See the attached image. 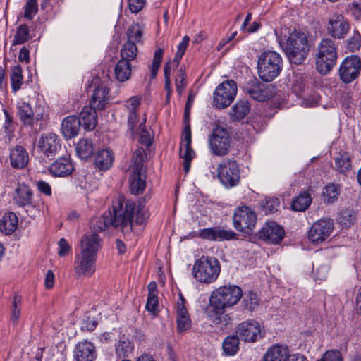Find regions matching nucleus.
<instances>
[{"label":"nucleus","instance_id":"7","mask_svg":"<svg viewBox=\"0 0 361 361\" xmlns=\"http://www.w3.org/2000/svg\"><path fill=\"white\" fill-rule=\"evenodd\" d=\"M237 84L234 80H228L219 84L213 94V103L218 109L228 106L235 98Z\"/></svg>","mask_w":361,"mask_h":361},{"label":"nucleus","instance_id":"29","mask_svg":"<svg viewBox=\"0 0 361 361\" xmlns=\"http://www.w3.org/2000/svg\"><path fill=\"white\" fill-rule=\"evenodd\" d=\"M289 350L287 346L276 344L268 348L264 356V361H288Z\"/></svg>","mask_w":361,"mask_h":361},{"label":"nucleus","instance_id":"54","mask_svg":"<svg viewBox=\"0 0 361 361\" xmlns=\"http://www.w3.org/2000/svg\"><path fill=\"white\" fill-rule=\"evenodd\" d=\"M135 222L137 224H142L146 222V220L149 217V214L145 208V206L142 204H139L137 206L135 204Z\"/></svg>","mask_w":361,"mask_h":361},{"label":"nucleus","instance_id":"21","mask_svg":"<svg viewBox=\"0 0 361 361\" xmlns=\"http://www.w3.org/2000/svg\"><path fill=\"white\" fill-rule=\"evenodd\" d=\"M279 44L286 43V45H307V34L300 30H291L289 27H284L280 37H278Z\"/></svg>","mask_w":361,"mask_h":361},{"label":"nucleus","instance_id":"59","mask_svg":"<svg viewBox=\"0 0 361 361\" xmlns=\"http://www.w3.org/2000/svg\"><path fill=\"white\" fill-rule=\"evenodd\" d=\"M185 51L186 47H178L177 51L173 61H169L167 63H165L169 65L170 71L176 68L179 66L180 61L183 56L185 54Z\"/></svg>","mask_w":361,"mask_h":361},{"label":"nucleus","instance_id":"22","mask_svg":"<svg viewBox=\"0 0 361 361\" xmlns=\"http://www.w3.org/2000/svg\"><path fill=\"white\" fill-rule=\"evenodd\" d=\"M283 228L275 222L267 223L259 231V238L273 244L279 243L283 238Z\"/></svg>","mask_w":361,"mask_h":361},{"label":"nucleus","instance_id":"6","mask_svg":"<svg viewBox=\"0 0 361 361\" xmlns=\"http://www.w3.org/2000/svg\"><path fill=\"white\" fill-rule=\"evenodd\" d=\"M257 219V214L252 208L239 207L233 213V226L237 231L249 234L255 229Z\"/></svg>","mask_w":361,"mask_h":361},{"label":"nucleus","instance_id":"19","mask_svg":"<svg viewBox=\"0 0 361 361\" xmlns=\"http://www.w3.org/2000/svg\"><path fill=\"white\" fill-rule=\"evenodd\" d=\"M195 236L204 240L210 241L230 240L235 238V233L232 231L224 230V228L214 226L200 229Z\"/></svg>","mask_w":361,"mask_h":361},{"label":"nucleus","instance_id":"28","mask_svg":"<svg viewBox=\"0 0 361 361\" xmlns=\"http://www.w3.org/2000/svg\"><path fill=\"white\" fill-rule=\"evenodd\" d=\"M140 104V99L136 96L130 97L125 103L124 106L128 111V126L131 131H133L137 125V111L139 109Z\"/></svg>","mask_w":361,"mask_h":361},{"label":"nucleus","instance_id":"17","mask_svg":"<svg viewBox=\"0 0 361 361\" xmlns=\"http://www.w3.org/2000/svg\"><path fill=\"white\" fill-rule=\"evenodd\" d=\"M38 145L41 152L47 157L55 156L61 147L59 137L54 133L42 134Z\"/></svg>","mask_w":361,"mask_h":361},{"label":"nucleus","instance_id":"33","mask_svg":"<svg viewBox=\"0 0 361 361\" xmlns=\"http://www.w3.org/2000/svg\"><path fill=\"white\" fill-rule=\"evenodd\" d=\"M130 191L133 195L142 193L146 188V175L145 171H132L129 179Z\"/></svg>","mask_w":361,"mask_h":361},{"label":"nucleus","instance_id":"38","mask_svg":"<svg viewBox=\"0 0 361 361\" xmlns=\"http://www.w3.org/2000/svg\"><path fill=\"white\" fill-rule=\"evenodd\" d=\"M250 111V105L247 101H238L231 109L230 112L231 118L233 121H240L249 114Z\"/></svg>","mask_w":361,"mask_h":361},{"label":"nucleus","instance_id":"27","mask_svg":"<svg viewBox=\"0 0 361 361\" xmlns=\"http://www.w3.org/2000/svg\"><path fill=\"white\" fill-rule=\"evenodd\" d=\"M80 129V121L76 116L66 117L61 123V133L66 139H71L78 135Z\"/></svg>","mask_w":361,"mask_h":361},{"label":"nucleus","instance_id":"23","mask_svg":"<svg viewBox=\"0 0 361 361\" xmlns=\"http://www.w3.org/2000/svg\"><path fill=\"white\" fill-rule=\"evenodd\" d=\"M97 354L93 343L87 340L79 342L74 349L75 361H94Z\"/></svg>","mask_w":361,"mask_h":361},{"label":"nucleus","instance_id":"25","mask_svg":"<svg viewBox=\"0 0 361 361\" xmlns=\"http://www.w3.org/2000/svg\"><path fill=\"white\" fill-rule=\"evenodd\" d=\"M348 29V23L342 15L335 14L329 20L328 30L335 38H343Z\"/></svg>","mask_w":361,"mask_h":361},{"label":"nucleus","instance_id":"46","mask_svg":"<svg viewBox=\"0 0 361 361\" xmlns=\"http://www.w3.org/2000/svg\"><path fill=\"white\" fill-rule=\"evenodd\" d=\"M23 71L20 66H16L13 68L10 76L11 89L14 92H16L21 87L23 84Z\"/></svg>","mask_w":361,"mask_h":361},{"label":"nucleus","instance_id":"1","mask_svg":"<svg viewBox=\"0 0 361 361\" xmlns=\"http://www.w3.org/2000/svg\"><path fill=\"white\" fill-rule=\"evenodd\" d=\"M243 297L242 289L236 285L222 286L213 290L205 309L207 319L221 328L230 324L231 318L226 310L235 306Z\"/></svg>","mask_w":361,"mask_h":361},{"label":"nucleus","instance_id":"63","mask_svg":"<svg viewBox=\"0 0 361 361\" xmlns=\"http://www.w3.org/2000/svg\"><path fill=\"white\" fill-rule=\"evenodd\" d=\"M317 361H343L342 355L340 351L328 350L322 356V357Z\"/></svg>","mask_w":361,"mask_h":361},{"label":"nucleus","instance_id":"51","mask_svg":"<svg viewBox=\"0 0 361 361\" xmlns=\"http://www.w3.org/2000/svg\"><path fill=\"white\" fill-rule=\"evenodd\" d=\"M37 12V0H27L24 6V18L28 20H32Z\"/></svg>","mask_w":361,"mask_h":361},{"label":"nucleus","instance_id":"45","mask_svg":"<svg viewBox=\"0 0 361 361\" xmlns=\"http://www.w3.org/2000/svg\"><path fill=\"white\" fill-rule=\"evenodd\" d=\"M340 193V188L338 185L334 183L326 185L322 191L324 202L326 204H331L337 199Z\"/></svg>","mask_w":361,"mask_h":361},{"label":"nucleus","instance_id":"58","mask_svg":"<svg viewBox=\"0 0 361 361\" xmlns=\"http://www.w3.org/2000/svg\"><path fill=\"white\" fill-rule=\"evenodd\" d=\"M355 216L353 212L351 210H343L340 213L339 221L342 225L346 227H348L353 224L355 221Z\"/></svg>","mask_w":361,"mask_h":361},{"label":"nucleus","instance_id":"30","mask_svg":"<svg viewBox=\"0 0 361 361\" xmlns=\"http://www.w3.org/2000/svg\"><path fill=\"white\" fill-rule=\"evenodd\" d=\"M145 25L133 23L127 30V40L128 45H137L145 43Z\"/></svg>","mask_w":361,"mask_h":361},{"label":"nucleus","instance_id":"15","mask_svg":"<svg viewBox=\"0 0 361 361\" xmlns=\"http://www.w3.org/2000/svg\"><path fill=\"white\" fill-rule=\"evenodd\" d=\"M192 135L189 125H186L182 135V141L180 145L179 155L183 159V169L187 173L190 169V162L194 158L195 152L191 147Z\"/></svg>","mask_w":361,"mask_h":361},{"label":"nucleus","instance_id":"4","mask_svg":"<svg viewBox=\"0 0 361 361\" xmlns=\"http://www.w3.org/2000/svg\"><path fill=\"white\" fill-rule=\"evenodd\" d=\"M220 271L221 267L216 258L203 256L195 262L192 276L200 283H211L217 279Z\"/></svg>","mask_w":361,"mask_h":361},{"label":"nucleus","instance_id":"49","mask_svg":"<svg viewBox=\"0 0 361 361\" xmlns=\"http://www.w3.org/2000/svg\"><path fill=\"white\" fill-rule=\"evenodd\" d=\"M280 201L276 197H267L262 202V209L265 214H272L278 211Z\"/></svg>","mask_w":361,"mask_h":361},{"label":"nucleus","instance_id":"41","mask_svg":"<svg viewBox=\"0 0 361 361\" xmlns=\"http://www.w3.org/2000/svg\"><path fill=\"white\" fill-rule=\"evenodd\" d=\"M312 198L307 192H302L295 197L291 203V208L296 212H304L310 205Z\"/></svg>","mask_w":361,"mask_h":361},{"label":"nucleus","instance_id":"34","mask_svg":"<svg viewBox=\"0 0 361 361\" xmlns=\"http://www.w3.org/2000/svg\"><path fill=\"white\" fill-rule=\"evenodd\" d=\"M18 219L14 212L6 213L0 220V231L6 235H11L16 231Z\"/></svg>","mask_w":361,"mask_h":361},{"label":"nucleus","instance_id":"5","mask_svg":"<svg viewBox=\"0 0 361 361\" xmlns=\"http://www.w3.org/2000/svg\"><path fill=\"white\" fill-rule=\"evenodd\" d=\"M218 177L226 188H232L239 183L240 167L235 159H224L218 165Z\"/></svg>","mask_w":361,"mask_h":361},{"label":"nucleus","instance_id":"42","mask_svg":"<svg viewBox=\"0 0 361 361\" xmlns=\"http://www.w3.org/2000/svg\"><path fill=\"white\" fill-rule=\"evenodd\" d=\"M108 211L105 212L102 216L99 217L94 221L92 222V233H97L98 232L104 231L111 226V219Z\"/></svg>","mask_w":361,"mask_h":361},{"label":"nucleus","instance_id":"39","mask_svg":"<svg viewBox=\"0 0 361 361\" xmlns=\"http://www.w3.org/2000/svg\"><path fill=\"white\" fill-rule=\"evenodd\" d=\"M116 79L120 82H125L131 76V64L123 60H119L114 68Z\"/></svg>","mask_w":361,"mask_h":361},{"label":"nucleus","instance_id":"37","mask_svg":"<svg viewBox=\"0 0 361 361\" xmlns=\"http://www.w3.org/2000/svg\"><path fill=\"white\" fill-rule=\"evenodd\" d=\"M115 348L116 354L118 357L127 358L133 354L134 344L128 338L122 336L116 344Z\"/></svg>","mask_w":361,"mask_h":361},{"label":"nucleus","instance_id":"35","mask_svg":"<svg viewBox=\"0 0 361 361\" xmlns=\"http://www.w3.org/2000/svg\"><path fill=\"white\" fill-rule=\"evenodd\" d=\"M309 47H285L284 51L290 63L295 64L302 63L306 59Z\"/></svg>","mask_w":361,"mask_h":361},{"label":"nucleus","instance_id":"43","mask_svg":"<svg viewBox=\"0 0 361 361\" xmlns=\"http://www.w3.org/2000/svg\"><path fill=\"white\" fill-rule=\"evenodd\" d=\"M76 152L81 159L90 157L93 152L94 147L92 140L88 139H80L76 145Z\"/></svg>","mask_w":361,"mask_h":361},{"label":"nucleus","instance_id":"56","mask_svg":"<svg viewBox=\"0 0 361 361\" xmlns=\"http://www.w3.org/2000/svg\"><path fill=\"white\" fill-rule=\"evenodd\" d=\"M186 75L185 73V68H183V66H181L177 73V76L176 78V90L179 94H182L183 91L186 87Z\"/></svg>","mask_w":361,"mask_h":361},{"label":"nucleus","instance_id":"44","mask_svg":"<svg viewBox=\"0 0 361 361\" xmlns=\"http://www.w3.org/2000/svg\"><path fill=\"white\" fill-rule=\"evenodd\" d=\"M334 161L335 169L340 173H345L351 168V161L348 153L339 154L334 158Z\"/></svg>","mask_w":361,"mask_h":361},{"label":"nucleus","instance_id":"13","mask_svg":"<svg viewBox=\"0 0 361 361\" xmlns=\"http://www.w3.org/2000/svg\"><path fill=\"white\" fill-rule=\"evenodd\" d=\"M236 334L244 342L255 343L263 337V329L259 322L248 319L237 326Z\"/></svg>","mask_w":361,"mask_h":361},{"label":"nucleus","instance_id":"9","mask_svg":"<svg viewBox=\"0 0 361 361\" xmlns=\"http://www.w3.org/2000/svg\"><path fill=\"white\" fill-rule=\"evenodd\" d=\"M209 145L214 155H226L231 148V137L227 130L221 126L216 127L209 136Z\"/></svg>","mask_w":361,"mask_h":361},{"label":"nucleus","instance_id":"8","mask_svg":"<svg viewBox=\"0 0 361 361\" xmlns=\"http://www.w3.org/2000/svg\"><path fill=\"white\" fill-rule=\"evenodd\" d=\"M13 201L20 207H27V212L31 217L39 214V205L33 202V192L26 184H18L14 190Z\"/></svg>","mask_w":361,"mask_h":361},{"label":"nucleus","instance_id":"26","mask_svg":"<svg viewBox=\"0 0 361 361\" xmlns=\"http://www.w3.org/2000/svg\"><path fill=\"white\" fill-rule=\"evenodd\" d=\"M9 160L13 168L22 169L28 164V152L24 147L16 145L10 149Z\"/></svg>","mask_w":361,"mask_h":361},{"label":"nucleus","instance_id":"62","mask_svg":"<svg viewBox=\"0 0 361 361\" xmlns=\"http://www.w3.org/2000/svg\"><path fill=\"white\" fill-rule=\"evenodd\" d=\"M177 331L183 333L189 329L191 326V320L190 317H176Z\"/></svg>","mask_w":361,"mask_h":361},{"label":"nucleus","instance_id":"12","mask_svg":"<svg viewBox=\"0 0 361 361\" xmlns=\"http://www.w3.org/2000/svg\"><path fill=\"white\" fill-rule=\"evenodd\" d=\"M244 91L253 99L259 102L269 99L276 94L274 86L260 82L256 78L250 80L246 83Z\"/></svg>","mask_w":361,"mask_h":361},{"label":"nucleus","instance_id":"18","mask_svg":"<svg viewBox=\"0 0 361 361\" xmlns=\"http://www.w3.org/2000/svg\"><path fill=\"white\" fill-rule=\"evenodd\" d=\"M97 257L79 252L75 255L74 269L79 276H92L95 271Z\"/></svg>","mask_w":361,"mask_h":361},{"label":"nucleus","instance_id":"31","mask_svg":"<svg viewBox=\"0 0 361 361\" xmlns=\"http://www.w3.org/2000/svg\"><path fill=\"white\" fill-rule=\"evenodd\" d=\"M17 115L24 126H31L34 123V111L29 102L20 100L16 105Z\"/></svg>","mask_w":361,"mask_h":361},{"label":"nucleus","instance_id":"48","mask_svg":"<svg viewBox=\"0 0 361 361\" xmlns=\"http://www.w3.org/2000/svg\"><path fill=\"white\" fill-rule=\"evenodd\" d=\"M243 304L245 309L254 311L259 305V298L256 293L250 291L243 297Z\"/></svg>","mask_w":361,"mask_h":361},{"label":"nucleus","instance_id":"24","mask_svg":"<svg viewBox=\"0 0 361 361\" xmlns=\"http://www.w3.org/2000/svg\"><path fill=\"white\" fill-rule=\"evenodd\" d=\"M74 166L69 157H62L54 161L50 167V173L56 177H66L72 173Z\"/></svg>","mask_w":361,"mask_h":361},{"label":"nucleus","instance_id":"3","mask_svg":"<svg viewBox=\"0 0 361 361\" xmlns=\"http://www.w3.org/2000/svg\"><path fill=\"white\" fill-rule=\"evenodd\" d=\"M283 61L276 51H269L262 53L258 59V75L265 82L275 79L281 73Z\"/></svg>","mask_w":361,"mask_h":361},{"label":"nucleus","instance_id":"57","mask_svg":"<svg viewBox=\"0 0 361 361\" xmlns=\"http://www.w3.org/2000/svg\"><path fill=\"white\" fill-rule=\"evenodd\" d=\"M137 54V47H123L121 50V59L120 60H123L130 63V61L135 59Z\"/></svg>","mask_w":361,"mask_h":361},{"label":"nucleus","instance_id":"60","mask_svg":"<svg viewBox=\"0 0 361 361\" xmlns=\"http://www.w3.org/2000/svg\"><path fill=\"white\" fill-rule=\"evenodd\" d=\"M185 299L182 293H180L178 300L177 301L176 307V317H190L188 310L185 307Z\"/></svg>","mask_w":361,"mask_h":361},{"label":"nucleus","instance_id":"36","mask_svg":"<svg viewBox=\"0 0 361 361\" xmlns=\"http://www.w3.org/2000/svg\"><path fill=\"white\" fill-rule=\"evenodd\" d=\"M114 154L111 150L104 149L96 153L94 164L99 170L106 171L113 164Z\"/></svg>","mask_w":361,"mask_h":361},{"label":"nucleus","instance_id":"2","mask_svg":"<svg viewBox=\"0 0 361 361\" xmlns=\"http://www.w3.org/2000/svg\"><path fill=\"white\" fill-rule=\"evenodd\" d=\"M135 210V203L133 201L118 198L108 210L111 226L124 235L130 234L133 231Z\"/></svg>","mask_w":361,"mask_h":361},{"label":"nucleus","instance_id":"53","mask_svg":"<svg viewBox=\"0 0 361 361\" xmlns=\"http://www.w3.org/2000/svg\"><path fill=\"white\" fill-rule=\"evenodd\" d=\"M146 120L147 118L145 116V117L142 118L141 123L139 124V128L140 129L139 142L141 144L148 147L152 144V139L150 133L146 129H145Z\"/></svg>","mask_w":361,"mask_h":361},{"label":"nucleus","instance_id":"55","mask_svg":"<svg viewBox=\"0 0 361 361\" xmlns=\"http://www.w3.org/2000/svg\"><path fill=\"white\" fill-rule=\"evenodd\" d=\"M28 35L29 30L27 26L25 25H20L15 35L14 44H21L26 42Z\"/></svg>","mask_w":361,"mask_h":361},{"label":"nucleus","instance_id":"11","mask_svg":"<svg viewBox=\"0 0 361 361\" xmlns=\"http://www.w3.org/2000/svg\"><path fill=\"white\" fill-rule=\"evenodd\" d=\"M360 71V59L355 55L347 56L340 65L339 78L343 82L349 84L358 78Z\"/></svg>","mask_w":361,"mask_h":361},{"label":"nucleus","instance_id":"14","mask_svg":"<svg viewBox=\"0 0 361 361\" xmlns=\"http://www.w3.org/2000/svg\"><path fill=\"white\" fill-rule=\"evenodd\" d=\"M98 78H94L92 80V83L96 86L94 89L90 104L94 109L102 110L110 100V88L108 84L109 81L106 82L105 80H103L100 83H98Z\"/></svg>","mask_w":361,"mask_h":361},{"label":"nucleus","instance_id":"50","mask_svg":"<svg viewBox=\"0 0 361 361\" xmlns=\"http://www.w3.org/2000/svg\"><path fill=\"white\" fill-rule=\"evenodd\" d=\"M146 157L145 149L142 147L137 148L133 156V166L132 171H145L143 169V162Z\"/></svg>","mask_w":361,"mask_h":361},{"label":"nucleus","instance_id":"47","mask_svg":"<svg viewBox=\"0 0 361 361\" xmlns=\"http://www.w3.org/2000/svg\"><path fill=\"white\" fill-rule=\"evenodd\" d=\"M11 320L13 324H17L21 314V297L15 295L11 305Z\"/></svg>","mask_w":361,"mask_h":361},{"label":"nucleus","instance_id":"61","mask_svg":"<svg viewBox=\"0 0 361 361\" xmlns=\"http://www.w3.org/2000/svg\"><path fill=\"white\" fill-rule=\"evenodd\" d=\"M159 302L157 295H148L145 308L147 311L155 314L158 311Z\"/></svg>","mask_w":361,"mask_h":361},{"label":"nucleus","instance_id":"40","mask_svg":"<svg viewBox=\"0 0 361 361\" xmlns=\"http://www.w3.org/2000/svg\"><path fill=\"white\" fill-rule=\"evenodd\" d=\"M239 336L238 334L226 336L222 343L224 353L226 355H235L239 350Z\"/></svg>","mask_w":361,"mask_h":361},{"label":"nucleus","instance_id":"32","mask_svg":"<svg viewBox=\"0 0 361 361\" xmlns=\"http://www.w3.org/2000/svg\"><path fill=\"white\" fill-rule=\"evenodd\" d=\"M91 105L85 106L78 117L80 121V126H83L85 130H92L97 125V111Z\"/></svg>","mask_w":361,"mask_h":361},{"label":"nucleus","instance_id":"52","mask_svg":"<svg viewBox=\"0 0 361 361\" xmlns=\"http://www.w3.org/2000/svg\"><path fill=\"white\" fill-rule=\"evenodd\" d=\"M163 55H164V49H163L159 48L156 50V51L154 54L152 63L150 67L152 78H155L157 75L158 70H159L161 63L162 61Z\"/></svg>","mask_w":361,"mask_h":361},{"label":"nucleus","instance_id":"10","mask_svg":"<svg viewBox=\"0 0 361 361\" xmlns=\"http://www.w3.org/2000/svg\"><path fill=\"white\" fill-rule=\"evenodd\" d=\"M338 53L335 47H318L315 54L316 68L322 75L329 73L336 63Z\"/></svg>","mask_w":361,"mask_h":361},{"label":"nucleus","instance_id":"20","mask_svg":"<svg viewBox=\"0 0 361 361\" xmlns=\"http://www.w3.org/2000/svg\"><path fill=\"white\" fill-rule=\"evenodd\" d=\"M102 243V240L97 233L87 232L80 240V252L97 257Z\"/></svg>","mask_w":361,"mask_h":361},{"label":"nucleus","instance_id":"64","mask_svg":"<svg viewBox=\"0 0 361 361\" xmlns=\"http://www.w3.org/2000/svg\"><path fill=\"white\" fill-rule=\"evenodd\" d=\"M146 0H128V7L133 13H139L145 6Z\"/></svg>","mask_w":361,"mask_h":361},{"label":"nucleus","instance_id":"16","mask_svg":"<svg viewBox=\"0 0 361 361\" xmlns=\"http://www.w3.org/2000/svg\"><path fill=\"white\" fill-rule=\"evenodd\" d=\"M332 230L333 222L330 219H320L309 230V240L314 243H322L330 235Z\"/></svg>","mask_w":361,"mask_h":361}]
</instances>
